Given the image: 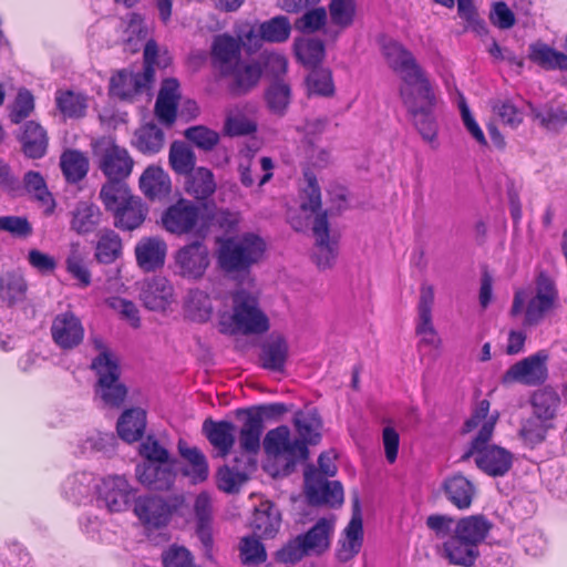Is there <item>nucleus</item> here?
I'll use <instances>...</instances> for the list:
<instances>
[{
  "mask_svg": "<svg viewBox=\"0 0 567 567\" xmlns=\"http://www.w3.org/2000/svg\"><path fill=\"white\" fill-rule=\"evenodd\" d=\"M489 401L482 400L475 406L471 417L464 424V432H471L476 427H480L477 435L473 439L471 444H474V450H477L480 445L487 444L493 435L496 422L498 420V413L495 412L489 414Z\"/></svg>",
  "mask_w": 567,
  "mask_h": 567,
  "instance_id": "6ab92c4d",
  "label": "nucleus"
},
{
  "mask_svg": "<svg viewBox=\"0 0 567 567\" xmlns=\"http://www.w3.org/2000/svg\"><path fill=\"white\" fill-rule=\"evenodd\" d=\"M528 58L543 69L567 71V54L556 51L542 41L529 45Z\"/></svg>",
  "mask_w": 567,
  "mask_h": 567,
  "instance_id": "a19ab883",
  "label": "nucleus"
},
{
  "mask_svg": "<svg viewBox=\"0 0 567 567\" xmlns=\"http://www.w3.org/2000/svg\"><path fill=\"white\" fill-rule=\"evenodd\" d=\"M491 526L483 515L460 518L454 537L446 544V559L453 565L472 567L480 556L478 545L486 538Z\"/></svg>",
  "mask_w": 567,
  "mask_h": 567,
  "instance_id": "7ed1b4c3",
  "label": "nucleus"
},
{
  "mask_svg": "<svg viewBox=\"0 0 567 567\" xmlns=\"http://www.w3.org/2000/svg\"><path fill=\"white\" fill-rule=\"evenodd\" d=\"M383 55L389 66L400 75V78L411 79L420 74V64L416 62L411 51L396 41H389L382 47Z\"/></svg>",
  "mask_w": 567,
  "mask_h": 567,
  "instance_id": "393cba45",
  "label": "nucleus"
},
{
  "mask_svg": "<svg viewBox=\"0 0 567 567\" xmlns=\"http://www.w3.org/2000/svg\"><path fill=\"white\" fill-rule=\"evenodd\" d=\"M307 87L310 95L332 96L334 84L332 74L327 69H315L307 76Z\"/></svg>",
  "mask_w": 567,
  "mask_h": 567,
  "instance_id": "680f3d73",
  "label": "nucleus"
},
{
  "mask_svg": "<svg viewBox=\"0 0 567 567\" xmlns=\"http://www.w3.org/2000/svg\"><path fill=\"white\" fill-rule=\"evenodd\" d=\"M145 427L146 412L141 408L125 410L116 425L120 437L127 443L142 439Z\"/></svg>",
  "mask_w": 567,
  "mask_h": 567,
  "instance_id": "58836bf2",
  "label": "nucleus"
},
{
  "mask_svg": "<svg viewBox=\"0 0 567 567\" xmlns=\"http://www.w3.org/2000/svg\"><path fill=\"white\" fill-rule=\"evenodd\" d=\"M274 163L270 157L264 156L256 163L251 157H245L239 162L238 173L240 183L245 187H251L256 181L258 186H264L272 178Z\"/></svg>",
  "mask_w": 567,
  "mask_h": 567,
  "instance_id": "7c9ffc66",
  "label": "nucleus"
},
{
  "mask_svg": "<svg viewBox=\"0 0 567 567\" xmlns=\"http://www.w3.org/2000/svg\"><path fill=\"white\" fill-rule=\"evenodd\" d=\"M248 480V474L238 468H230L225 465L217 472V486L226 493H236L240 486Z\"/></svg>",
  "mask_w": 567,
  "mask_h": 567,
  "instance_id": "338daca9",
  "label": "nucleus"
},
{
  "mask_svg": "<svg viewBox=\"0 0 567 567\" xmlns=\"http://www.w3.org/2000/svg\"><path fill=\"white\" fill-rule=\"evenodd\" d=\"M93 154L97 158L99 168L107 181H124L132 173L134 161L128 152L103 137L93 144Z\"/></svg>",
  "mask_w": 567,
  "mask_h": 567,
  "instance_id": "39448f33",
  "label": "nucleus"
},
{
  "mask_svg": "<svg viewBox=\"0 0 567 567\" xmlns=\"http://www.w3.org/2000/svg\"><path fill=\"white\" fill-rule=\"evenodd\" d=\"M227 298L218 299L221 303ZM229 299L233 305V313L227 309H218L219 331L225 334H259L269 329L267 316L259 308L258 299L252 293L240 289L235 291Z\"/></svg>",
  "mask_w": 567,
  "mask_h": 567,
  "instance_id": "f03ea898",
  "label": "nucleus"
},
{
  "mask_svg": "<svg viewBox=\"0 0 567 567\" xmlns=\"http://www.w3.org/2000/svg\"><path fill=\"white\" fill-rule=\"evenodd\" d=\"M185 309L192 320L206 322L210 319L214 307L208 293L200 289H193L186 297Z\"/></svg>",
  "mask_w": 567,
  "mask_h": 567,
  "instance_id": "09e8293b",
  "label": "nucleus"
},
{
  "mask_svg": "<svg viewBox=\"0 0 567 567\" xmlns=\"http://www.w3.org/2000/svg\"><path fill=\"white\" fill-rule=\"evenodd\" d=\"M215 251L218 267L228 275L248 272L264 257L267 245L255 233L220 237Z\"/></svg>",
  "mask_w": 567,
  "mask_h": 567,
  "instance_id": "f257e3e1",
  "label": "nucleus"
},
{
  "mask_svg": "<svg viewBox=\"0 0 567 567\" xmlns=\"http://www.w3.org/2000/svg\"><path fill=\"white\" fill-rule=\"evenodd\" d=\"M262 445L268 455L284 457L287 466H293L297 462L308 457L307 445L300 440H291L290 431L285 425L270 430L266 434Z\"/></svg>",
  "mask_w": 567,
  "mask_h": 567,
  "instance_id": "6e6552de",
  "label": "nucleus"
},
{
  "mask_svg": "<svg viewBox=\"0 0 567 567\" xmlns=\"http://www.w3.org/2000/svg\"><path fill=\"white\" fill-rule=\"evenodd\" d=\"M103 219L101 208L89 200H80L70 212V229L79 236H87L99 228Z\"/></svg>",
  "mask_w": 567,
  "mask_h": 567,
  "instance_id": "412c9836",
  "label": "nucleus"
},
{
  "mask_svg": "<svg viewBox=\"0 0 567 567\" xmlns=\"http://www.w3.org/2000/svg\"><path fill=\"white\" fill-rule=\"evenodd\" d=\"M175 264L183 278L200 279L210 264L209 249L203 241L195 240L176 252Z\"/></svg>",
  "mask_w": 567,
  "mask_h": 567,
  "instance_id": "f8f14e48",
  "label": "nucleus"
},
{
  "mask_svg": "<svg viewBox=\"0 0 567 567\" xmlns=\"http://www.w3.org/2000/svg\"><path fill=\"white\" fill-rule=\"evenodd\" d=\"M295 427L301 437V442L317 444L321 439V419L316 409L298 411L293 417Z\"/></svg>",
  "mask_w": 567,
  "mask_h": 567,
  "instance_id": "37998d69",
  "label": "nucleus"
},
{
  "mask_svg": "<svg viewBox=\"0 0 567 567\" xmlns=\"http://www.w3.org/2000/svg\"><path fill=\"white\" fill-rule=\"evenodd\" d=\"M247 417L239 431L238 443L240 451L256 455L260 450L262 424L259 415H251V411H245Z\"/></svg>",
  "mask_w": 567,
  "mask_h": 567,
  "instance_id": "79ce46f5",
  "label": "nucleus"
},
{
  "mask_svg": "<svg viewBox=\"0 0 567 567\" xmlns=\"http://www.w3.org/2000/svg\"><path fill=\"white\" fill-rule=\"evenodd\" d=\"M178 452L188 464V467L183 470V474L189 477L194 484L206 481L209 467L205 454L198 447L188 446L182 440L178 442Z\"/></svg>",
  "mask_w": 567,
  "mask_h": 567,
  "instance_id": "f704fd0d",
  "label": "nucleus"
},
{
  "mask_svg": "<svg viewBox=\"0 0 567 567\" xmlns=\"http://www.w3.org/2000/svg\"><path fill=\"white\" fill-rule=\"evenodd\" d=\"M291 31L288 18L279 16L275 17L259 25V33L264 41L280 43L285 42Z\"/></svg>",
  "mask_w": 567,
  "mask_h": 567,
  "instance_id": "4d7b16f0",
  "label": "nucleus"
},
{
  "mask_svg": "<svg viewBox=\"0 0 567 567\" xmlns=\"http://www.w3.org/2000/svg\"><path fill=\"white\" fill-rule=\"evenodd\" d=\"M168 162L176 174L185 176L195 168L196 155L185 142L174 141L169 147Z\"/></svg>",
  "mask_w": 567,
  "mask_h": 567,
  "instance_id": "8fccbe9b",
  "label": "nucleus"
},
{
  "mask_svg": "<svg viewBox=\"0 0 567 567\" xmlns=\"http://www.w3.org/2000/svg\"><path fill=\"white\" fill-rule=\"evenodd\" d=\"M53 341L64 350L78 347L84 338L81 320L72 312L58 315L51 326Z\"/></svg>",
  "mask_w": 567,
  "mask_h": 567,
  "instance_id": "a211bd4d",
  "label": "nucleus"
},
{
  "mask_svg": "<svg viewBox=\"0 0 567 567\" xmlns=\"http://www.w3.org/2000/svg\"><path fill=\"white\" fill-rule=\"evenodd\" d=\"M549 427V422L533 414L523 421L519 436L527 446L534 447L545 440Z\"/></svg>",
  "mask_w": 567,
  "mask_h": 567,
  "instance_id": "6e6d98bb",
  "label": "nucleus"
},
{
  "mask_svg": "<svg viewBox=\"0 0 567 567\" xmlns=\"http://www.w3.org/2000/svg\"><path fill=\"white\" fill-rule=\"evenodd\" d=\"M305 492L311 505L340 506L343 503V487L340 482H329L312 465L305 471Z\"/></svg>",
  "mask_w": 567,
  "mask_h": 567,
  "instance_id": "0eeeda50",
  "label": "nucleus"
},
{
  "mask_svg": "<svg viewBox=\"0 0 567 567\" xmlns=\"http://www.w3.org/2000/svg\"><path fill=\"white\" fill-rule=\"evenodd\" d=\"M176 461L163 463H143L136 466L135 474L138 481L150 489L168 491L175 483Z\"/></svg>",
  "mask_w": 567,
  "mask_h": 567,
  "instance_id": "f3484780",
  "label": "nucleus"
},
{
  "mask_svg": "<svg viewBox=\"0 0 567 567\" xmlns=\"http://www.w3.org/2000/svg\"><path fill=\"white\" fill-rule=\"evenodd\" d=\"M560 404L558 393L549 388L538 390L532 396L533 414L550 422Z\"/></svg>",
  "mask_w": 567,
  "mask_h": 567,
  "instance_id": "3c124183",
  "label": "nucleus"
},
{
  "mask_svg": "<svg viewBox=\"0 0 567 567\" xmlns=\"http://www.w3.org/2000/svg\"><path fill=\"white\" fill-rule=\"evenodd\" d=\"M241 44L240 41L229 34H219L215 37L212 45L213 64L220 71L223 75H227L234 65L240 59Z\"/></svg>",
  "mask_w": 567,
  "mask_h": 567,
  "instance_id": "aec40b11",
  "label": "nucleus"
},
{
  "mask_svg": "<svg viewBox=\"0 0 567 567\" xmlns=\"http://www.w3.org/2000/svg\"><path fill=\"white\" fill-rule=\"evenodd\" d=\"M353 514L351 520L343 532V538L340 539V547L337 549V558L340 561H348L353 558L361 549L363 542L362 517L359 508V499H354Z\"/></svg>",
  "mask_w": 567,
  "mask_h": 567,
  "instance_id": "b1692460",
  "label": "nucleus"
},
{
  "mask_svg": "<svg viewBox=\"0 0 567 567\" xmlns=\"http://www.w3.org/2000/svg\"><path fill=\"white\" fill-rule=\"evenodd\" d=\"M171 178L159 166H148L140 177V188L150 199H161L171 193Z\"/></svg>",
  "mask_w": 567,
  "mask_h": 567,
  "instance_id": "72a5a7b5",
  "label": "nucleus"
},
{
  "mask_svg": "<svg viewBox=\"0 0 567 567\" xmlns=\"http://www.w3.org/2000/svg\"><path fill=\"white\" fill-rule=\"evenodd\" d=\"M281 516L279 509L271 502H262L256 507L250 526L254 536L258 538H272L279 530Z\"/></svg>",
  "mask_w": 567,
  "mask_h": 567,
  "instance_id": "c85d7f7f",
  "label": "nucleus"
},
{
  "mask_svg": "<svg viewBox=\"0 0 567 567\" xmlns=\"http://www.w3.org/2000/svg\"><path fill=\"white\" fill-rule=\"evenodd\" d=\"M152 72H133L121 70L112 75L110 80V95L121 101H132L136 95L142 94L151 87Z\"/></svg>",
  "mask_w": 567,
  "mask_h": 567,
  "instance_id": "ddd939ff",
  "label": "nucleus"
},
{
  "mask_svg": "<svg viewBox=\"0 0 567 567\" xmlns=\"http://www.w3.org/2000/svg\"><path fill=\"white\" fill-rule=\"evenodd\" d=\"M203 433L217 451V456L229 455L236 442V426L233 422L207 419L203 423Z\"/></svg>",
  "mask_w": 567,
  "mask_h": 567,
  "instance_id": "4be33fe9",
  "label": "nucleus"
},
{
  "mask_svg": "<svg viewBox=\"0 0 567 567\" xmlns=\"http://www.w3.org/2000/svg\"><path fill=\"white\" fill-rule=\"evenodd\" d=\"M295 52L303 64L312 66L322 60L324 47L318 39H298L295 42Z\"/></svg>",
  "mask_w": 567,
  "mask_h": 567,
  "instance_id": "bf43d9fd",
  "label": "nucleus"
},
{
  "mask_svg": "<svg viewBox=\"0 0 567 567\" xmlns=\"http://www.w3.org/2000/svg\"><path fill=\"white\" fill-rule=\"evenodd\" d=\"M316 238L312 259L320 269H328L336 262L339 252V243L336 236L330 235L327 213L317 214L312 225Z\"/></svg>",
  "mask_w": 567,
  "mask_h": 567,
  "instance_id": "9b49d317",
  "label": "nucleus"
},
{
  "mask_svg": "<svg viewBox=\"0 0 567 567\" xmlns=\"http://www.w3.org/2000/svg\"><path fill=\"white\" fill-rule=\"evenodd\" d=\"M532 114L534 120L549 132L558 133L567 126V110L563 107L544 105L533 109Z\"/></svg>",
  "mask_w": 567,
  "mask_h": 567,
  "instance_id": "603ef678",
  "label": "nucleus"
},
{
  "mask_svg": "<svg viewBox=\"0 0 567 567\" xmlns=\"http://www.w3.org/2000/svg\"><path fill=\"white\" fill-rule=\"evenodd\" d=\"M28 285L24 277L10 271L0 277V299L8 306H14L25 300Z\"/></svg>",
  "mask_w": 567,
  "mask_h": 567,
  "instance_id": "a18cd8bd",
  "label": "nucleus"
},
{
  "mask_svg": "<svg viewBox=\"0 0 567 567\" xmlns=\"http://www.w3.org/2000/svg\"><path fill=\"white\" fill-rule=\"evenodd\" d=\"M288 355L289 346L287 340L280 334L271 333L260 346L259 365L268 371L282 372Z\"/></svg>",
  "mask_w": 567,
  "mask_h": 567,
  "instance_id": "5701e85b",
  "label": "nucleus"
},
{
  "mask_svg": "<svg viewBox=\"0 0 567 567\" xmlns=\"http://www.w3.org/2000/svg\"><path fill=\"white\" fill-rule=\"evenodd\" d=\"M266 100L271 112L284 115L290 103V86L281 81L272 83L266 93Z\"/></svg>",
  "mask_w": 567,
  "mask_h": 567,
  "instance_id": "e2e57ef3",
  "label": "nucleus"
},
{
  "mask_svg": "<svg viewBox=\"0 0 567 567\" xmlns=\"http://www.w3.org/2000/svg\"><path fill=\"white\" fill-rule=\"evenodd\" d=\"M355 11V0H331L329 3L331 22L340 29H347L352 25Z\"/></svg>",
  "mask_w": 567,
  "mask_h": 567,
  "instance_id": "13d9d810",
  "label": "nucleus"
},
{
  "mask_svg": "<svg viewBox=\"0 0 567 567\" xmlns=\"http://www.w3.org/2000/svg\"><path fill=\"white\" fill-rule=\"evenodd\" d=\"M134 145L144 154L158 153L164 145V133L154 124L144 125L135 132Z\"/></svg>",
  "mask_w": 567,
  "mask_h": 567,
  "instance_id": "5fc2aeb1",
  "label": "nucleus"
},
{
  "mask_svg": "<svg viewBox=\"0 0 567 567\" xmlns=\"http://www.w3.org/2000/svg\"><path fill=\"white\" fill-rule=\"evenodd\" d=\"M442 489L445 498L461 511L470 508L476 494L474 484L461 474L446 477Z\"/></svg>",
  "mask_w": 567,
  "mask_h": 567,
  "instance_id": "cd10ccee",
  "label": "nucleus"
},
{
  "mask_svg": "<svg viewBox=\"0 0 567 567\" xmlns=\"http://www.w3.org/2000/svg\"><path fill=\"white\" fill-rule=\"evenodd\" d=\"M184 135L195 146L205 152L212 151L220 140L219 134L216 131L204 125L188 127Z\"/></svg>",
  "mask_w": 567,
  "mask_h": 567,
  "instance_id": "69168bd1",
  "label": "nucleus"
},
{
  "mask_svg": "<svg viewBox=\"0 0 567 567\" xmlns=\"http://www.w3.org/2000/svg\"><path fill=\"white\" fill-rule=\"evenodd\" d=\"M148 209L143 200L135 196L122 208L113 213L114 226L121 230L132 231L142 226Z\"/></svg>",
  "mask_w": 567,
  "mask_h": 567,
  "instance_id": "e433bc0d",
  "label": "nucleus"
},
{
  "mask_svg": "<svg viewBox=\"0 0 567 567\" xmlns=\"http://www.w3.org/2000/svg\"><path fill=\"white\" fill-rule=\"evenodd\" d=\"M401 80L400 95L408 110L433 107L435 103L433 85L421 66L420 74L412 75L411 79L402 78Z\"/></svg>",
  "mask_w": 567,
  "mask_h": 567,
  "instance_id": "4468645a",
  "label": "nucleus"
},
{
  "mask_svg": "<svg viewBox=\"0 0 567 567\" xmlns=\"http://www.w3.org/2000/svg\"><path fill=\"white\" fill-rule=\"evenodd\" d=\"M66 271L78 281V287L86 288L92 282V275L87 267L86 256L79 243L72 244L65 260Z\"/></svg>",
  "mask_w": 567,
  "mask_h": 567,
  "instance_id": "49530a36",
  "label": "nucleus"
},
{
  "mask_svg": "<svg viewBox=\"0 0 567 567\" xmlns=\"http://www.w3.org/2000/svg\"><path fill=\"white\" fill-rule=\"evenodd\" d=\"M141 300L150 310H164L173 298V286L165 277L145 280L141 287Z\"/></svg>",
  "mask_w": 567,
  "mask_h": 567,
  "instance_id": "bb28decb",
  "label": "nucleus"
},
{
  "mask_svg": "<svg viewBox=\"0 0 567 567\" xmlns=\"http://www.w3.org/2000/svg\"><path fill=\"white\" fill-rule=\"evenodd\" d=\"M216 181L213 172L206 167H195L185 175V192L196 199H207L216 190Z\"/></svg>",
  "mask_w": 567,
  "mask_h": 567,
  "instance_id": "c9c22d12",
  "label": "nucleus"
},
{
  "mask_svg": "<svg viewBox=\"0 0 567 567\" xmlns=\"http://www.w3.org/2000/svg\"><path fill=\"white\" fill-rule=\"evenodd\" d=\"M134 513L144 525L161 527L168 522L171 508L158 496H144L135 501Z\"/></svg>",
  "mask_w": 567,
  "mask_h": 567,
  "instance_id": "a878e982",
  "label": "nucleus"
},
{
  "mask_svg": "<svg viewBox=\"0 0 567 567\" xmlns=\"http://www.w3.org/2000/svg\"><path fill=\"white\" fill-rule=\"evenodd\" d=\"M93 475L90 473L75 474L68 478L64 486L65 494L74 502H80L90 495L93 487L97 488L99 485H93Z\"/></svg>",
  "mask_w": 567,
  "mask_h": 567,
  "instance_id": "0e129e2a",
  "label": "nucleus"
},
{
  "mask_svg": "<svg viewBox=\"0 0 567 567\" xmlns=\"http://www.w3.org/2000/svg\"><path fill=\"white\" fill-rule=\"evenodd\" d=\"M475 456L476 466L485 474L498 477L506 475L513 465V454L504 447L497 445H480L474 450V444H471L470 450L464 453L462 461Z\"/></svg>",
  "mask_w": 567,
  "mask_h": 567,
  "instance_id": "9d476101",
  "label": "nucleus"
},
{
  "mask_svg": "<svg viewBox=\"0 0 567 567\" xmlns=\"http://www.w3.org/2000/svg\"><path fill=\"white\" fill-rule=\"evenodd\" d=\"M433 107H417L409 110L413 116L414 125L423 140L434 142L437 135V124L432 113Z\"/></svg>",
  "mask_w": 567,
  "mask_h": 567,
  "instance_id": "052dcab7",
  "label": "nucleus"
},
{
  "mask_svg": "<svg viewBox=\"0 0 567 567\" xmlns=\"http://www.w3.org/2000/svg\"><path fill=\"white\" fill-rule=\"evenodd\" d=\"M23 153L30 158H41L48 148L47 131L37 122L29 121L23 125L20 135Z\"/></svg>",
  "mask_w": 567,
  "mask_h": 567,
  "instance_id": "4c0bfd02",
  "label": "nucleus"
},
{
  "mask_svg": "<svg viewBox=\"0 0 567 567\" xmlns=\"http://www.w3.org/2000/svg\"><path fill=\"white\" fill-rule=\"evenodd\" d=\"M60 165L65 178L76 183L83 179L89 171V161L80 151H65L61 155Z\"/></svg>",
  "mask_w": 567,
  "mask_h": 567,
  "instance_id": "864d4df0",
  "label": "nucleus"
},
{
  "mask_svg": "<svg viewBox=\"0 0 567 567\" xmlns=\"http://www.w3.org/2000/svg\"><path fill=\"white\" fill-rule=\"evenodd\" d=\"M548 353L540 350L516 363L503 375V384L520 383L527 386H536L544 383L548 377Z\"/></svg>",
  "mask_w": 567,
  "mask_h": 567,
  "instance_id": "423d86ee",
  "label": "nucleus"
},
{
  "mask_svg": "<svg viewBox=\"0 0 567 567\" xmlns=\"http://www.w3.org/2000/svg\"><path fill=\"white\" fill-rule=\"evenodd\" d=\"M123 255L121 236L111 228H103L94 243V259L102 265H111Z\"/></svg>",
  "mask_w": 567,
  "mask_h": 567,
  "instance_id": "2f4dec72",
  "label": "nucleus"
},
{
  "mask_svg": "<svg viewBox=\"0 0 567 567\" xmlns=\"http://www.w3.org/2000/svg\"><path fill=\"white\" fill-rule=\"evenodd\" d=\"M135 255L142 269L153 271L164 265L166 244L156 237L142 239L135 247Z\"/></svg>",
  "mask_w": 567,
  "mask_h": 567,
  "instance_id": "473e14b6",
  "label": "nucleus"
},
{
  "mask_svg": "<svg viewBox=\"0 0 567 567\" xmlns=\"http://www.w3.org/2000/svg\"><path fill=\"white\" fill-rule=\"evenodd\" d=\"M434 287L423 282L420 287L415 333L420 337V346L440 349L442 339L433 324Z\"/></svg>",
  "mask_w": 567,
  "mask_h": 567,
  "instance_id": "1a4fd4ad",
  "label": "nucleus"
},
{
  "mask_svg": "<svg viewBox=\"0 0 567 567\" xmlns=\"http://www.w3.org/2000/svg\"><path fill=\"white\" fill-rule=\"evenodd\" d=\"M456 522L445 514H432L426 517L425 525L435 540L442 543L443 557L446 558V544L455 535Z\"/></svg>",
  "mask_w": 567,
  "mask_h": 567,
  "instance_id": "de8ad7c7",
  "label": "nucleus"
},
{
  "mask_svg": "<svg viewBox=\"0 0 567 567\" xmlns=\"http://www.w3.org/2000/svg\"><path fill=\"white\" fill-rule=\"evenodd\" d=\"M162 559L164 567H196L192 553L184 546H169Z\"/></svg>",
  "mask_w": 567,
  "mask_h": 567,
  "instance_id": "774afa93",
  "label": "nucleus"
},
{
  "mask_svg": "<svg viewBox=\"0 0 567 567\" xmlns=\"http://www.w3.org/2000/svg\"><path fill=\"white\" fill-rule=\"evenodd\" d=\"M332 529V520L320 518L305 535H299L309 555L321 554L328 549Z\"/></svg>",
  "mask_w": 567,
  "mask_h": 567,
  "instance_id": "c03bdc74",
  "label": "nucleus"
},
{
  "mask_svg": "<svg viewBox=\"0 0 567 567\" xmlns=\"http://www.w3.org/2000/svg\"><path fill=\"white\" fill-rule=\"evenodd\" d=\"M199 208L187 199H179L169 206L162 217L164 228L175 235L192 233L198 224Z\"/></svg>",
  "mask_w": 567,
  "mask_h": 567,
  "instance_id": "2eb2a0df",
  "label": "nucleus"
},
{
  "mask_svg": "<svg viewBox=\"0 0 567 567\" xmlns=\"http://www.w3.org/2000/svg\"><path fill=\"white\" fill-rule=\"evenodd\" d=\"M99 499L110 512H123L134 497L133 489L124 476H109L97 486Z\"/></svg>",
  "mask_w": 567,
  "mask_h": 567,
  "instance_id": "dca6fc26",
  "label": "nucleus"
},
{
  "mask_svg": "<svg viewBox=\"0 0 567 567\" xmlns=\"http://www.w3.org/2000/svg\"><path fill=\"white\" fill-rule=\"evenodd\" d=\"M262 74V69L258 62L239 61L234 65L226 76H231L229 89L235 95H243L254 89Z\"/></svg>",
  "mask_w": 567,
  "mask_h": 567,
  "instance_id": "c756f323",
  "label": "nucleus"
},
{
  "mask_svg": "<svg viewBox=\"0 0 567 567\" xmlns=\"http://www.w3.org/2000/svg\"><path fill=\"white\" fill-rule=\"evenodd\" d=\"M95 372V395L109 408H120L126 395L127 388L120 380L121 369L118 361H112L107 354L95 357L91 363Z\"/></svg>",
  "mask_w": 567,
  "mask_h": 567,
  "instance_id": "20e7f679",
  "label": "nucleus"
},
{
  "mask_svg": "<svg viewBox=\"0 0 567 567\" xmlns=\"http://www.w3.org/2000/svg\"><path fill=\"white\" fill-rule=\"evenodd\" d=\"M135 195L124 181H107L100 189L99 198L106 212L113 214L126 205Z\"/></svg>",
  "mask_w": 567,
  "mask_h": 567,
  "instance_id": "ea45409f",
  "label": "nucleus"
}]
</instances>
